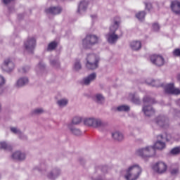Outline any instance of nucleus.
Returning <instances> with one entry per match:
<instances>
[{
  "instance_id": "obj_1",
  "label": "nucleus",
  "mask_w": 180,
  "mask_h": 180,
  "mask_svg": "<svg viewBox=\"0 0 180 180\" xmlns=\"http://www.w3.org/2000/svg\"><path fill=\"white\" fill-rule=\"evenodd\" d=\"M160 140H164L162 135L158 136V141L154 144L153 147L148 146L139 149L136 151L137 155L146 160V158L153 157V155L155 154V150H164V148H165V143Z\"/></svg>"
},
{
  "instance_id": "obj_2",
  "label": "nucleus",
  "mask_w": 180,
  "mask_h": 180,
  "mask_svg": "<svg viewBox=\"0 0 180 180\" xmlns=\"http://www.w3.org/2000/svg\"><path fill=\"white\" fill-rule=\"evenodd\" d=\"M119 25H120V18L116 17L113 19L112 23L110 27V32L105 35L107 41L110 44H115L117 40H119V35L116 34V30L119 28Z\"/></svg>"
},
{
  "instance_id": "obj_3",
  "label": "nucleus",
  "mask_w": 180,
  "mask_h": 180,
  "mask_svg": "<svg viewBox=\"0 0 180 180\" xmlns=\"http://www.w3.org/2000/svg\"><path fill=\"white\" fill-rule=\"evenodd\" d=\"M141 167L139 165H133L128 169L122 171V174L127 180H136L141 174Z\"/></svg>"
},
{
  "instance_id": "obj_4",
  "label": "nucleus",
  "mask_w": 180,
  "mask_h": 180,
  "mask_svg": "<svg viewBox=\"0 0 180 180\" xmlns=\"http://www.w3.org/2000/svg\"><path fill=\"white\" fill-rule=\"evenodd\" d=\"M86 67L87 70H96L98 68V63H99V58L96 55L90 53L87 55L86 58Z\"/></svg>"
},
{
  "instance_id": "obj_5",
  "label": "nucleus",
  "mask_w": 180,
  "mask_h": 180,
  "mask_svg": "<svg viewBox=\"0 0 180 180\" xmlns=\"http://www.w3.org/2000/svg\"><path fill=\"white\" fill-rule=\"evenodd\" d=\"M84 124L89 127H94L98 129V127H103L105 122L102 120L96 117H87L84 120Z\"/></svg>"
},
{
  "instance_id": "obj_6",
  "label": "nucleus",
  "mask_w": 180,
  "mask_h": 180,
  "mask_svg": "<svg viewBox=\"0 0 180 180\" xmlns=\"http://www.w3.org/2000/svg\"><path fill=\"white\" fill-rule=\"evenodd\" d=\"M99 38L96 35L89 34L83 39V46L84 49H91L94 44H96Z\"/></svg>"
},
{
  "instance_id": "obj_7",
  "label": "nucleus",
  "mask_w": 180,
  "mask_h": 180,
  "mask_svg": "<svg viewBox=\"0 0 180 180\" xmlns=\"http://www.w3.org/2000/svg\"><path fill=\"white\" fill-rule=\"evenodd\" d=\"M24 47L28 53H32L36 47V39L34 37H29L24 43Z\"/></svg>"
},
{
  "instance_id": "obj_8",
  "label": "nucleus",
  "mask_w": 180,
  "mask_h": 180,
  "mask_svg": "<svg viewBox=\"0 0 180 180\" xmlns=\"http://www.w3.org/2000/svg\"><path fill=\"white\" fill-rule=\"evenodd\" d=\"M167 168V164L163 162H158L153 166V169L158 174H164Z\"/></svg>"
},
{
  "instance_id": "obj_9",
  "label": "nucleus",
  "mask_w": 180,
  "mask_h": 180,
  "mask_svg": "<svg viewBox=\"0 0 180 180\" xmlns=\"http://www.w3.org/2000/svg\"><path fill=\"white\" fill-rule=\"evenodd\" d=\"M150 61L158 67H162L165 63L164 58L160 55H152L150 56Z\"/></svg>"
},
{
  "instance_id": "obj_10",
  "label": "nucleus",
  "mask_w": 180,
  "mask_h": 180,
  "mask_svg": "<svg viewBox=\"0 0 180 180\" xmlns=\"http://www.w3.org/2000/svg\"><path fill=\"white\" fill-rule=\"evenodd\" d=\"M1 68L4 71L11 72V71H13V70L15 69V63H13L9 58L5 59L1 65Z\"/></svg>"
},
{
  "instance_id": "obj_11",
  "label": "nucleus",
  "mask_w": 180,
  "mask_h": 180,
  "mask_svg": "<svg viewBox=\"0 0 180 180\" xmlns=\"http://www.w3.org/2000/svg\"><path fill=\"white\" fill-rule=\"evenodd\" d=\"M165 92L172 95H179L180 90L174 86V84H168L165 86Z\"/></svg>"
},
{
  "instance_id": "obj_12",
  "label": "nucleus",
  "mask_w": 180,
  "mask_h": 180,
  "mask_svg": "<svg viewBox=\"0 0 180 180\" xmlns=\"http://www.w3.org/2000/svg\"><path fill=\"white\" fill-rule=\"evenodd\" d=\"M171 8L172 12H174V13H176V15H179L180 14V2L176 0L172 1Z\"/></svg>"
},
{
  "instance_id": "obj_13",
  "label": "nucleus",
  "mask_w": 180,
  "mask_h": 180,
  "mask_svg": "<svg viewBox=\"0 0 180 180\" xmlns=\"http://www.w3.org/2000/svg\"><path fill=\"white\" fill-rule=\"evenodd\" d=\"M63 9L60 7H51L45 10L46 13H50L51 15H59L61 13Z\"/></svg>"
},
{
  "instance_id": "obj_14",
  "label": "nucleus",
  "mask_w": 180,
  "mask_h": 180,
  "mask_svg": "<svg viewBox=\"0 0 180 180\" xmlns=\"http://www.w3.org/2000/svg\"><path fill=\"white\" fill-rule=\"evenodd\" d=\"M96 78V73H92L89 75L87 77L83 79V84H84V85H89L91 82H92L93 81H95Z\"/></svg>"
},
{
  "instance_id": "obj_15",
  "label": "nucleus",
  "mask_w": 180,
  "mask_h": 180,
  "mask_svg": "<svg viewBox=\"0 0 180 180\" xmlns=\"http://www.w3.org/2000/svg\"><path fill=\"white\" fill-rule=\"evenodd\" d=\"M143 112L145 113L146 116H153V115L155 113L154 109H153L151 105L143 106Z\"/></svg>"
},
{
  "instance_id": "obj_16",
  "label": "nucleus",
  "mask_w": 180,
  "mask_h": 180,
  "mask_svg": "<svg viewBox=\"0 0 180 180\" xmlns=\"http://www.w3.org/2000/svg\"><path fill=\"white\" fill-rule=\"evenodd\" d=\"M12 158H13V160L22 161V160H25V158H26V155H25V153H22L20 151H16L13 154Z\"/></svg>"
},
{
  "instance_id": "obj_17",
  "label": "nucleus",
  "mask_w": 180,
  "mask_h": 180,
  "mask_svg": "<svg viewBox=\"0 0 180 180\" xmlns=\"http://www.w3.org/2000/svg\"><path fill=\"white\" fill-rule=\"evenodd\" d=\"M112 137L114 139V140H117V141H122V140L124 139L123 134L119 131L112 132Z\"/></svg>"
},
{
  "instance_id": "obj_18",
  "label": "nucleus",
  "mask_w": 180,
  "mask_h": 180,
  "mask_svg": "<svg viewBox=\"0 0 180 180\" xmlns=\"http://www.w3.org/2000/svg\"><path fill=\"white\" fill-rule=\"evenodd\" d=\"M155 123L160 126V127H164L165 126V123H167V120H165V117L159 116L155 120Z\"/></svg>"
},
{
  "instance_id": "obj_19",
  "label": "nucleus",
  "mask_w": 180,
  "mask_h": 180,
  "mask_svg": "<svg viewBox=\"0 0 180 180\" xmlns=\"http://www.w3.org/2000/svg\"><path fill=\"white\" fill-rule=\"evenodd\" d=\"M86 6H88V2L86 1H81L77 10L78 13H82V12H85Z\"/></svg>"
},
{
  "instance_id": "obj_20",
  "label": "nucleus",
  "mask_w": 180,
  "mask_h": 180,
  "mask_svg": "<svg viewBox=\"0 0 180 180\" xmlns=\"http://www.w3.org/2000/svg\"><path fill=\"white\" fill-rule=\"evenodd\" d=\"M68 129L70 130V131L74 134L75 136H81V130L75 128L72 124H70L68 125Z\"/></svg>"
},
{
  "instance_id": "obj_21",
  "label": "nucleus",
  "mask_w": 180,
  "mask_h": 180,
  "mask_svg": "<svg viewBox=\"0 0 180 180\" xmlns=\"http://www.w3.org/2000/svg\"><path fill=\"white\" fill-rule=\"evenodd\" d=\"M130 46L132 50H140L141 49V42L140 41H134L131 42Z\"/></svg>"
},
{
  "instance_id": "obj_22",
  "label": "nucleus",
  "mask_w": 180,
  "mask_h": 180,
  "mask_svg": "<svg viewBox=\"0 0 180 180\" xmlns=\"http://www.w3.org/2000/svg\"><path fill=\"white\" fill-rule=\"evenodd\" d=\"M28 82H29V79H27V77L20 78V79L18 80L16 85L18 87L23 86V85H26V84H27Z\"/></svg>"
},
{
  "instance_id": "obj_23",
  "label": "nucleus",
  "mask_w": 180,
  "mask_h": 180,
  "mask_svg": "<svg viewBox=\"0 0 180 180\" xmlns=\"http://www.w3.org/2000/svg\"><path fill=\"white\" fill-rule=\"evenodd\" d=\"M59 175H60V170L59 169H55V170H53V172H51L48 175V177L50 179H56V178H57Z\"/></svg>"
},
{
  "instance_id": "obj_24",
  "label": "nucleus",
  "mask_w": 180,
  "mask_h": 180,
  "mask_svg": "<svg viewBox=\"0 0 180 180\" xmlns=\"http://www.w3.org/2000/svg\"><path fill=\"white\" fill-rule=\"evenodd\" d=\"M57 103L60 108H64L68 105V100L66 98H62L57 101Z\"/></svg>"
},
{
  "instance_id": "obj_25",
  "label": "nucleus",
  "mask_w": 180,
  "mask_h": 180,
  "mask_svg": "<svg viewBox=\"0 0 180 180\" xmlns=\"http://www.w3.org/2000/svg\"><path fill=\"white\" fill-rule=\"evenodd\" d=\"M116 110L118 112H129L130 110V107L128 105H122L117 107Z\"/></svg>"
},
{
  "instance_id": "obj_26",
  "label": "nucleus",
  "mask_w": 180,
  "mask_h": 180,
  "mask_svg": "<svg viewBox=\"0 0 180 180\" xmlns=\"http://www.w3.org/2000/svg\"><path fill=\"white\" fill-rule=\"evenodd\" d=\"M94 100L97 102V103H103V102L105 101V98L102 95L97 94L94 97Z\"/></svg>"
},
{
  "instance_id": "obj_27",
  "label": "nucleus",
  "mask_w": 180,
  "mask_h": 180,
  "mask_svg": "<svg viewBox=\"0 0 180 180\" xmlns=\"http://www.w3.org/2000/svg\"><path fill=\"white\" fill-rule=\"evenodd\" d=\"M129 99H131V102H133L134 103H140V99L136 97V95L134 94H129Z\"/></svg>"
},
{
  "instance_id": "obj_28",
  "label": "nucleus",
  "mask_w": 180,
  "mask_h": 180,
  "mask_svg": "<svg viewBox=\"0 0 180 180\" xmlns=\"http://www.w3.org/2000/svg\"><path fill=\"white\" fill-rule=\"evenodd\" d=\"M11 150V146L5 142H0V150Z\"/></svg>"
},
{
  "instance_id": "obj_29",
  "label": "nucleus",
  "mask_w": 180,
  "mask_h": 180,
  "mask_svg": "<svg viewBox=\"0 0 180 180\" xmlns=\"http://www.w3.org/2000/svg\"><path fill=\"white\" fill-rule=\"evenodd\" d=\"M145 17H146V12L144 11H141L136 15V18H137L139 20H143Z\"/></svg>"
},
{
  "instance_id": "obj_30",
  "label": "nucleus",
  "mask_w": 180,
  "mask_h": 180,
  "mask_svg": "<svg viewBox=\"0 0 180 180\" xmlns=\"http://www.w3.org/2000/svg\"><path fill=\"white\" fill-rule=\"evenodd\" d=\"M11 130L12 131V133H14V134H18V136H20V137L22 139V131H20V130L16 127H11Z\"/></svg>"
},
{
  "instance_id": "obj_31",
  "label": "nucleus",
  "mask_w": 180,
  "mask_h": 180,
  "mask_svg": "<svg viewBox=\"0 0 180 180\" xmlns=\"http://www.w3.org/2000/svg\"><path fill=\"white\" fill-rule=\"evenodd\" d=\"M82 122V118L81 117H75L72 120V124H79Z\"/></svg>"
},
{
  "instance_id": "obj_32",
  "label": "nucleus",
  "mask_w": 180,
  "mask_h": 180,
  "mask_svg": "<svg viewBox=\"0 0 180 180\" xmlns=\"http://www.w3.org/2000/svg\"><path fill=\"white\" fill-rule=\"evenodd\" d=\"M56 47H57V42L56 41H52L51 42L49 46H48V50L49 51H51V50H54V49H56Z\"/></svg>"
},
{
  "instance_id": "obj_33",
  "label": "nucleus",
  "mask_w": 180,
  "mask_h": 180,
  "mask_svg": "<svg viewBox=\"0 0 180 180\" xmlns=\"http://www.w3.org/2000/svg\"><path fill=\"white\" fill-rule=\"evenodd\" d=\"M81 68H82V66H81V63H79V60H76L74 65V70H75L76 71H78L79 70H81Z\"/></svg>"
},
{
  "instance_id": "obj_34",
  "label": "nucleus",
  "mask_w": 180,
  "mask_h": 180,
  "mask_svg": "<svg viewBox=\"0 0 180 180\" xmlns=\"http://www.w3.org/2000/svg\"><path fill=\"white\" fill-rule=\"evenodd\" d=\"M5 84V79L2 77V76H0V95H2L4 90H2V87H1V85H4Z\"/></svg>"
},
{
  "instance_id": "obj_35",
  "label": "nucleus",
  "mask_w": 180,
  "mask_h": 180,
  "mask_svg": "<svg viewBox=\"0 0 180 180\" xmlns=\"http://www.w3.org/2000/svg\"><path fill=\"white\" fill-rule=\"evenodd\" d=\"M143 102H144L145 104L146 103H154V100H153L150 97H144L143 98Z\"/></svg>"
},
{
  "instance_id": "obj_36",
  "label": "nucleus",
  "mask_w": 180,
  "mask_h": 180,
  "mask_svg": "<svg viewBox=\"0 0 180 180\" xmlns=\"http://www.w3.org/2000/svg\"><path fill=\"white\" fill-rule=\"evenodd\" d=\"M152 29L154 30V32H158V30H160V25L158 23H154L152 25Z\"/></svg>"
},
{
  "instance_id": "obj_37",
  "label": "nucleus",
  "mask_w": 180,
  "mask_h": 180,
  "mask_svg": "<svg viewBox=\"0 0 180 180\" xmlns=\"http://www.w3.org/2000/svg\"><path fill=\"white\" fill-rule=\"evenodd\" d=\"M51 64L56 68L60 67V62H58V60H52L51 61Z\"/></svg>"
},
{
  "instance_id": "obj_38",
  "label": "nucleus",
  "mask_w": 180,
  "mask_h": 180,
  "mask_svg": "<svg viewBox=\"0 0 180 180\" xmlns=\"http://www.w3.org/2000/svg\"><path fill=\"white\" fill-rule=\"evenodd\" d=\"M158 80H152L151 82L148 83L149 85H152V86H160V84H158Z\"/></svg>"
},
{
  "instance_id": "obj_39",
  "label": "nucleus",
  "mask_w": 180,
  "mask_h": 180,
  "mask_svg": "<svg viewBox=\"0 0 180 180\" xmlns=\"http://www.w3.org/2000/svg\"><path fill=\"white\" fill-rule=\"evenodd\" d=\"M180 147L174 148L171 150L172 154H179Z\"/></svg>"
},
{
  "instance_id": "obj_40",
  "label": "nucleus",
  "mask_w": 180,
  "mask_h": 180,
  "mask_svg": "<svg viewBox=\"0 0 180 180\" xmlns=\"http://www.w3.org/2000/svg\"><path fill=\"white\" fill-rule=\"evenodd\" d=\"M97 171H102L104 174H106L108 172V166H104L101 168L98 167Z\"/></svg>"
},
{
  "instance_id": "obj_41",
  "label": "nucleus",
  "mask_w": 180,
  "mask_h": 180,
  "mask_svg": "<svg viewBox=\"0 0 180 180\" xmlns=\"http://www.w3.org/2000/svg\"><path fill=\"white\" fill-rule=\"evenodd\" d=\"M173 55L175 56L176 57H180V49H176L173 51Z\"/></svg>"
},
{
  "instance_id": "obj_42",
  "label": "nucleus",
  "mask_w": 180,
  "mask_h": 180,
  "mask_svg": "<svg viewBox=\"0 0 180 180\" xmlns=\"http://www.w3.org/2000/svg\"><path fill=\"white\" fill-rule=\"evenodd\" d=\"M44 110L41 108H37L34 110V113L35 115H40V113H43Z\"/></svg>"
},
{
  "instance_id": "obj_43",
  "label": "nucleus",
  "mask_w": 180,
  "mask_h": 180,
  "mask_svg": "<svg viewBox=\"0 0 180 180\" xmlns=\"http://www.w3.org/2000/svg\"><path fill=\"white\" fill-rule=\"evenodd\" d=\"M29 70H30V68L29 66H26V67L22 68L21 70H20V72L25 73V72H27V71H29Z\"/></svg>"
},
{
  "instance_id": "obj_44",
  "label": "nucleus",
  "mask_w": 180,
  "mask_h": 180,
  "mask_svg": "<svg viewBox=\"0 0 180 180\" xmlns=\"http://www.w3.org/2000/svg\"><path fill=\"white\" fill-rule=\"evenodd\" d=\"M170 172H171L172 175H176V174H178V172H179L178 168L172 169Z\"/></svg>"
},
{
  "instance_id": "obj_45",
  "label": "nucleus",
  "mask_w": 180,
  "mask_h": 180,
  "mask_svg": "<svg viewBox=\"0 0 180 180\" xmlns=\"http://www.w3.org/2000/svg\"><path fill=\"white\" fill-rule=\"evenodd\" d=\"M151 4L150 3H148V4H146V8L148 9V11H150V9H151Z\"/></svg>"
},
{
  "instance_id": "obj_46",
  "label": "nucleus",
  "mask_w": 180,
  "mask_h": 180,
  "mask_svg": "<svg viewBox=\"0 0 180 180\" xmlns=\"http://www.w3.org/2000/svg\"><path fill=\"white\" fill-rule=\"evenodd\" d=\"M12 1L13 0H3V2L5 4V5H8V4L12 2Z\"/></svg>"
},
{
  "instance_id": "obj_47",
  "label": "nucleus",
  "mask_w": 180,
  "mask_h": 180,
  "mask_svg": "<svg viewBox=\"0 0 180 180\" xmlns=\"http://www.w3.org/2000/svg\"><path fill=\"white\" fill-rule=\"evenodd\" d=\"M38 67L40 68V70H43V68H44V64H43L42 63H39Z\"/></svg>"
},
{
  "instance_id": "obj_48",
  "label": "nucleus",
  "mask_w": 180,
  "mask_h": 180,
  "mask_svg": "<svg viewBox=\"0 0 180 180\" xmlns=\"http://www.w3.org/2000/svg\"><path fill=\"white\" fill-rule=\"evenodd\" d=\"M166 140L167 141H171V135H167L166 136Z\"/></svg>"
},
{
  "instance_id": "obj_49",
  "label": "nucleus",
  "mask_w": 180,
  "mask_h": 180,
  "mask_svg": "<svg viewBox=\"0 0 180 180\" xmlns=\"http://www.w3.org/2000/svg\"><path fill=\"white\" fill-rule=\"evenodd\" d=\"M92 19H94V18H96V15H91Z\"/></svg>"
},
{
  "instance_id": "obj_50",
  "label": "nucleus",
  "mask_w": 180,
  "mask_h": 180,
  "mask_svg": "<svg viewBox=\"0 0 180 180\" xmlns=\"http://www.w3.org/2000/svg\"><path fill=\"white\" fill-rule=\"evenodd\" d=\"M178 103L180 105V99L179 100Z\"/></svg>"
},
{
  "instance_id": "obj_51",
  "label": "nucleus",
  "mask_w": 180,
  "mask_h": 180,
  "mask_svg": "<svg viewBox=\"0 0 180 180\" xmlns=\"http://www.w3.org/2000/svg\"><path fill=\"white\" fill-rule=\"evenodd\" d=\"M94 180H102V179H94Z\"/></svg>"
},
{
  "instance_id": "obj_52",
  "label": "nucleus",
  "mask_w": 180,
  "mask_h": 180,
  "mask_svg": "<svg viewBox=\"0 0 180 180\" xmlns=\"http://www.w3.org/2000/svg\"><path fill=\"white\" fill-rule=\"evenodd\" d=\"M161 86H164V85H163V84H162Z\"/></svg>"
},
{
  "instance_id": "obj_53",
  "label": "nucleus",
  "mask_w": 180,
  "mask_h": 180,
  "mask_svg": "<svg viewBox=\"0 0 180 180\" xmlns=\"http://www.w3.org/2000/svg\"><path fill=\"white\" fill-rule=\"evenodd\" d=\"M120 36H122V34H121V35H120V36H119V37H120Z\"/></svg>"
}]
</instances>
